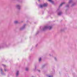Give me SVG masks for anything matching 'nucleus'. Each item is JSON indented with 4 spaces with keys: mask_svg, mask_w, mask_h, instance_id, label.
<instances>
[{
    "mask_svg": "<svg viewBox=\"0 0 77 77\" xmlns=\"http://www.w3.org/2000/svg\"><path fill=\"white\" fill-rule=\"evenodd\" d=\"M48 77H53V76L52 75H50V76H48Z\"/></svg>",
    "mask_w": 77,
    "mask_h": 77,
    "instance_id": "14",
    "label": "nucleus"
},
{
    "mask_svg": "<svg viewBox=\"0 0 77 77\" xmlns=\"http://www.w3.org/2000/svg\"><path fill=\"white\" fill-rule=\"evenodd\" d=\"M71 2H72V0H70L69 2V3H71Z\"/></svg>",
    "mask_w": 77,
    "mask_h": 77,
    "instance_id": "8",
    "label": "nucleus"
},
{
    "mask_svg": "<svg viewBox=\"0 0 77 77\" xmlns=\"http://www.w3.org/2000/svg\"><path fill=\"white\" fill-rule=\"evenodd\" d=\"M41 58H40L39 59V62H41Z\"/></svg>",
    "mask_w": 77,
    "mask_h": 77,
    "instance_id": "12",
    "label": "nucleus"
},
{
    "mask_svg": "<svg viewBox=\"0 0 77 77\" xmlns=\"http://www.w3.org/2000/svg\"><path fill=\"white\" fill-rule=\"evenodd\" d=\"M52 29V26H45L43 28V30H45L46 29H49V30H51Z\"/></svg>",
    "mask_w": 77,
    "mask_h": 77,
    "instance_id": "1",
    "label": "nucleus"
},
{
    "mask_svg": "<svg viewBox=\"0 0 77 77\" xmlns=\"http://www.w3.org/2000/svg\"><path fill=\"white\" fill-rule=\"evenodd\" d=\"M5 71H6V69H5Z\"/></svg>",
    "mask_w": 77,
    "mask_h": 77,
    "instance_id": "16",
    "label": "nucleus"
},
{
    "mask_svg": "<svg viewBox=\"0 0 77 77\" xmlns=\"http://www.w3.org/2000/svg\"><path fill=\"white\" fill-rule=\"evenodd\" d=\"M75 4H72V6H74V5Z\"/></svg>",
    "mask_w": 77,
    "mask_h": 77,
    "instance_id": "17",
    "label": "nucleus"
},
{
    "mask_svg": "<svg viewBox=\"0 0 77 77\" xmlns=\"http://www.w3.org/2000/svg\"><path fill=\"white\" fill-rule=\"evenodd\" d=\"M0 70H1V73H2V72L3 71V69H2L1 68Z\"/></svg>",
    "mask_w": 77,
    "mask_h": 77,
    "instance_id": "13",
    "label": "nucleus"
},
{
    "mask_svg": "<svg viewBox=\"0 0 77 77\" xmlns=\"http://www.w3.org/2000/svg\"><path fill=\"white\" fill-rule=\"evenodd\" d=\"M16 7L18 9H20V6L19 5H16Z\"/></svg>",
    "mask_w": 77,
    "mask_h": 77,
    "instance_id": "3",
    "label": "nucleus"
},
{
    "mask_svg": "<svg viewBox=\"0 0 77 77\" xmlns=\"http://www.w3.org/2000/svg\"><path fill=\"white\" fill-rule=\"evenodd\" d=\"M3 66H4L5 67V66H5V65H3Z\"/></svg>",
    "mask_w": 77,
    "mask_h": 77,
    "instance_id": "18",
    "label": "nucleus"
},
{
    "mask_svg": "<svg viewBox=\"0 0 77 77\" xmlns=\"http://www.w3.org/2000/svg\"><path fill=\"white\" fill-rule=\"evenodd\" d=\"M54 59H55V60H56V58L55 57Z\"/></svg>",
    "mask_w": 77,
    "mask_h": 77,
    "instance_id": "15",
    "label": "nucleus"
},
{
    "mask_svg": "<svg viewBox=\"0 0 77 77\" xmlns=\"http://www.w3.org/2000/svg\"><path fill=\"white\" fill-rule=\"evenodd\" d=\"M48 1L51 3H53L54 2L52 0H48Z\"/></svg>",
    "mask_w": 77,
    "mask_h": 77,
    "instance_id": "5",
    "label": "nucleus"
},
{
    "mask_svg": "<svg viewBox=\"0 0 77 77\" xmlns=\"http://www.w3.org/2000/svg\"><path fill=\"white\" fill-rule=\"evenodd\" d=\"M64 3H65V2H63L62 3V4H60V6H62V5H63Z\"/></svg>",
    "mask_w": 77,
    "mask_h": 77,
    "instance_id": "6",
    "label": "nucleus"
},
{
    "mask_svg": "<svg viewBox=\"0 0 77 77\" xmlns=\"http://www.w3.org/2000/svg\"><path fill=\"white\" fill-rule=\"evenodd\" d=\"M42 67H44V66H43Z\"/></svg>",
    "mask_w": 77,
    "mask_h": 77,
    "instance_id": "21",
    "label": "nucleus"
},
{
    "mask_svg": "<svg viewBox=\"0 0 77 77\" xmlns=\"http://www.w3.org/2000/svg\"><path fill=\"white\" fill-rule=\"evenodd\" d=\"M40 1V0H38V1L39 2Z\"/></svg>",
    "mask_w": 77,
    "mask_h": 77,
    "instance_id": "22",
    "label": "nucleus"
},
{
    "mask_svg": "<svg viewBox=\"0 0 77 77\" xmlns=\"http://www.w3.org/2000/svg\"><path fill=\"white\" fill-rule=\"evenodd\" d=\"M19 74V71H17V73H16V75L17 76H18Z\"/></svg>",
    "mask_w": 77,
    "mask_h": 77,
    "instance_id": "4",
    "label": "nucleus"
},
{
    "mask_svg": "<svg viewBox=\"0 0 77 77\" xmlns=\"http://www.w3.org/2000/svg\"><path fill=\"white\" fill-rule=\"evenodd\" d=\"M62 14V12H60L58 13L59 15H60Z\"/></svg>",
    "mask_w": 77,
    "mask_h": 77,
    "instance_id": "9",
    "label": "nucleus"
},
{
    "mask_svg": "<svg viewBox=\"0 0 77 77\" xmlns=\"http://www.w3.org/2000/svg\"><path fill=\"white\" fill-rule=\"evenodd\" d=\"M15 24H17L18 23V22L17 21H16L14 22Z\"/></svg>",
    "mask_w": 77,
    "mask_h": 77,
    "instance_id": "7",
    "label": "nucleus"
},
{
    "mask_svg": "<svg viewBox=\"0 0 77 77\" xmlns=\"http://www.w3.org/2000/svg\"><path fill=\"white\" fill-rule=\"evenodd\" d=\"M25 70L26 71H28V70H29V68H26Z\"/></svg>",
    "mask_w": 77,
    "mask_h": 77,
    "instance_id": "10",
    "label": "nucleus"
},
{
    "mask_svg": "<svg viewBox=\"0 0 77 77\" xmlns=\"http://www.w3.org/2000/svg\"><path fill=\"white\" fill-rule=\"evenodd\" d=\"M24 27H25V25H24L23 26V27L22 28L20 29L21 30H22V29H24Z\"/></svg>",
    "mask_w": 77,
    "mask_h": 77,
    "instance_id": "11",
    "label": "nucleus"
},
{
    "mask_svg": "<svg viewBox=\"0 0 77 77\" xmlns=\"http://www.w3.org/2000/svg\"><path fill=\"white\" fill-rule=\"evenodd\" d=\"M68 6H69V5H67V6H66L67 7H68Z\"/></svg>",
    "mask_w": 77,
    "mask_h": 77,
    "instance_id": "20",
    "label": "nucleus"
},
{
    "mask_svg": "<svg viewBox=\"0 0 77 77\" xmlns=\"http://www.w3.org/2000/svg\"><path fill=\"white\" fill-rule=\"evenodd\" d=\"M47 6V4H44L43 5H40L39 7L41 8H42L43 7H45V6Z\"/></svg>",
    "mask_w": 77,
    "mask_h": 77,
    "instance_id": "2",
    "label": "nucleus"
},
{
    "mask_svg": "<svg viewBox=\"0 0 77 77\" xmlns=\"http://www.w3.org/2000/svg\"><path fill=\"white\" fill-rule=\"evenodd\" d=\"M38 72H40V71L39 70H38Z\"/></svg>",
    "mask_w": 77,
    "mask_h": 77,
    "instance_id": "19",
    "label": "nucleus"
}]
</instances>
